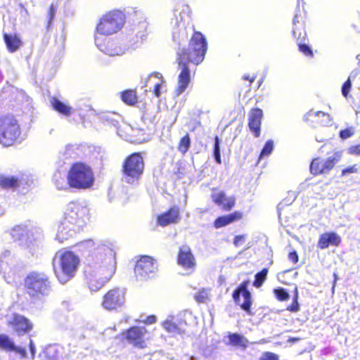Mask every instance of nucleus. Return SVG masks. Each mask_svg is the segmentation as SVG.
<instances>
[{"mask_svg": "<svg viewBox=\"0 0 360 360\" xmlns=\"http://www.w3.org/2000/svg\"><path fill=\"white\" fill-rule=\"evenodd\" d=\"M29 347H30V353L32 355V359H34L35 354H36V347H35V345L32 339H30Z\"/></svg>", "mask_w": 360, "mask_h": 360, "instance_id": "nucleus-57", "label": "nucleus"}, {"mask_svg": "<svg viewBox=\"0 0 360 360\" xmlns=\"http://www.w3.org/2000/svg\"><path fill=\"white\" fill-rule=\"evenodd\" d=\"M191 146V139L187 134L183 136L179 143L178 149L183 154L186 153Z\"/></svg>", "mask_w": 360, "mask_h": 360, "instance_id": "nucleus-36", "label": "nucleus"}, {"mask_svg": "<svg viewBox=\"0 0 360 360\" xmlns=\"http://www.w3.org/2000/svg\"><path fill=\"white\" fill-rule=\"evenodd\" d=\"M56 12V8L53 5H51L49 8V20L48 22L49 25L51 23V21L53 20Z\"/></svg>", "mask_w": 360, "mask_h": 360, "instance_id": "nucleus-55", "label": "nucleus"}, {"mask_svg": "<svg viewBox=\"0 0 360 360\" xmlns=\"http://www.w3.org/2000/svg\"><path fill=\"white\" fill-rule=\"evenodd\" d=\"M276 297L280 301H285L290 298V295L283 288H278L274 290Z\"/></svg>", "mask_w": 360, "mask_h": 360, "instance_id": "nucleus-40", "label": "nucleus"}, {"mask_svg": "<svg viewBox=\"0 0 360 360\" xmlns=\"http://www.w3.org/2000/svg\"><path fill=\"white\" fill-rule=\"evenodd\" d=\"M18 179L14 176H0V186L4 188H12L18 186Z\"/></svg>", "mask_w": 360, "mask_h": 360, "instance_id": "nucleus-32", "label": "nucleus"}, {"mask_svg": "<svg viewBox=\"0 0 360 360\" xmlns=\"http://www.w3.org/2000/svg\"><path fill=\"white\" fill-rule=\"evenodd\" d=\"M195 299L198 302H204L205 300V296L203 295V292L199 293L195 296Z\"/></svg>", "mask_w": 360, "mask_h": 360, "instance_id": "nucleus-59", "label": "nucleus"}, {"mask_svg": "<svg viewBox=\"0 0 360 360\" xmlns=\"http://www.w3.org/2000/svg\"><path fill=\"white\" fill-rule=\"evenodd\" d=\"M58 351L56 346H48L43 352V359L46 360H56Z\"/></svg>", "mask_w": 360, "mask_h": 360, "instance_id": "nucleus-34", "label": "nucleus"}, {"mask_svg": "<svg viewBox=\"0 0 360 360\" xmlns=\"http://www.w3.org/2000/svg\"><path fill=\"white\" fill-rule=\"evenodd\" d=\"M341 238L335 232L324 233L319 236L317 246L321 250L326 249L329 245L338 246Z\"/></svg>", "mask_w": 360, "mask_h": 360, "instance_id": "nucleus-22", "label": "nucleus"}, {"mask_svg": "<svg viewBox=\"0 0 360 360\" xmlns=\"http://www.w3.org/2000/svg\"><path fill=\"white\" fill-rule=\"evenodd\" d=\"M177 261L184 269H193L195 266V257L191 248L187 245H183L179 248Z\"/></svg>", "mask_w": 360, "mask_h": 360, "instance_id": "nucleus-19", "label": "nucleus"}, {"mask_svg": "<svg viewBox=\"0 0 360 360\" xmlns=\"http://www.w3.org/2000/svg\"><path fill=\"white\" fill-rule=\"evenodd\" d=\"M342 156V151H334L325 160V168L330 171L340 162Z\"/></svg>", "mask_w": 360, "mask_h": 360, "instance_id": "nucleus-30", "label": "nucleus"}, {"mask_svg": "<svg viewBox=\"0 0 360 360\" xmlns=\"http://www.w3.org/2000/svg\"><path fill=\"white\" fill-rule=\"evenodd\" d=\"M65 216L82 228L89 219V208L87 202L85 200L70 202L67 206Z\"/></svg>", "mask_w": 360, "mask_h": 360, "instance_id": "nucleus-9", "label": "nucleus"}, {"mask_svg": "<svg viewBox=\"0 0 360 360\" xmlns=\"http://www.w3.org/2000/svg\"><path fill=\"white\" fill-rule=\"evenodd\" d=\"M21 267L18 258L11 251L5 250L0 255V273L7 283L11 279Z\"/></svg>", "mask_w": 360, "mask_h": 360, "instance_id": "nucleus-10", "label": "nucleus"}, {"mask_svg": "<svg viewBox=\"0 0 360 360\" xmlns=\"http://www.w3.org/2000/svg\"><path fill=\"white\" fill-rule=\"evenodd\" d=\"M310 172L314 175L327 174L330 171L325 168V160L319 158L314 159L310 165Z\"/></svg>", "mask_w": 360, "mask_h": 360, "instance_id": "nucleus-27", "label": "nucleus"}, {"mask_svg": "<svg viewBox=\"0 0 360 360\" xmlns=\"http://www.w3.org/2000/svg\"><path fill=\"white\" fill-rule=\"evenodd\" d=\"M19 124L13 115H6L0 117V143L10 146L19 137Z\"/></svg>", "mask_w": 360, "mask_h": 360, "instance_id": "nucleus-7", "label": "nucleus"}, {"mask_svg": "<svg viewBox=\"0 0 360 360\" xmlns=\"http://www.w3.org/2000/svg\"><path fill=\"white\" fill-rule=\"evenodd\" d=\"M100 37L96 36L95 44L98 49L106 55L110 56H122L124 53L125 49L114 42L108 41L107 44H99Z\"/></svg>", "mask_w": 360, "mask_h": 360, "instance_id": "nucleus-20", "label": "nucleus"}, {"mask_svg": "<svg viewBox=\"0 0 360 360\" xmlns=\"http://www.w3.org/2000/svg\"><path fill=\"white\" fill-rule=\"evenodd\" d=\"M79 264V257L71 251L59 250L52 259L55 275L61 284L75 277Z\"/></svg>", "mask_w": 360, "mask_h": 360, "instance_id": "nucleus-3", "label": "nucleus"}, {"mask_svg": "<svg viewBox=\"0 0 360 360\" xmlns=\"http://www.w3.org/2000/svg\"><path fill=\"white\" fill-rule=\"evenodd\" d=\"M4 40L10 53L17 51L22 45V40L16 34L4 33Z\"/></svg>", "mask_w": 360, "mask_h": 360, "instance_id": "nucleus-25", "label": "nucleus"}, {"mask_svg": "<svg viewBox=\"0 0 360 360\" xmlns=\"http://www.w3.org/2000/svg\"><path fill=\"white\" fill-rule=\"evenodd\" d=\"M259 360H279L278 355L271 352H264L262 354Z\"/></svg>", "mask_w": 360, "mask_h": 360, "instance_id": "nucleus-48", "label": "nucleus"}, {"mask_svg": "<svg viewBox=\"0 0 360 360\" xmlns=\"http://www.w3.org/2000/svg\"><path fill=\"white\" fill-rule=\"evenodd\" d=\"M153 79H158V82L154 83L153 94L156 97H160L161 95L162 86V84L165 83V80L160 73L153 72L148 76V79L146 81V83L152 82Z\"/></svg>", "mask_w": 360, "mask_h": 360, "instance_id": "nucleus-28", "label": "nucleus"}, {"mask_svg": "<svg viewBox=\"0 0 360 360\" xmlns=\"http://www.w3.org/2000/svg\"><path fill=\"white\" fill-rule=\"evenodd\" d=\"M351 88H352V81H351V76H349L348 77V79L344 82V84L342 86V89H341L342 94L345 98H347Z\"/></svg>", "mask_w": 360, "mask_h": 360, "instance_id": "nucleus-43", "label": "nucleus"}, {"mask_svg": "<svg viewBox=\"0 0 360 360\" xmlns=\"http://www.w3.org/2000/svg\"><path fill=\"white\" fill-rule=\"evenodd\" d=\"M8 323L18 335H22L30 332L33 328L30 320L20 314H13Z\"/></svg>", "mask_w": 360, "mask_h": 360, "instance_id": "nucleus-17", "label": "nucleus"}, {"mask_svg": "<svg viewBox=\"0 0 360 360\" xmlns=\"http://www.w3.org/2000/svg\"><path fill=\"white\" fill-rule=\"evenodd\" d=\"M319 115H326V114L324 113L322 111H317V112H313L312 110L309 111L306 115L304 116V120L305 121H309L311 117H317L319 116Z\"/></svg>", "mask_w": 360, "mask_h": 360, "instance_id": "nucleus-50", "label": "nucleus"}, {"mask_svg": "<svg viewBox=\"0 0 360 360\" xmlns=\"http://www.w3.org/2000/svg\"><path fill=\"white\" fill-rule=\"evenodd\" d=\"M114 115L105 114L102 116L103 120L108 124L112 125L115 127H117L119 122L113 117Z\"/></svg>", "mask_w": 360, "mask_h": 360, "instance_id": "nucleus-47", "label": "nucleus"}, {"mask_svg": "<svg viewBox=\"0 0 360 360\" xmlns=\"http://www.w3.org/2000/svg\"><path fill=\"white\" fill-rule=\"evenodd\" d=\"M229 343L233 346L242 347L245 348L248 340L244 336L238 333H230L228 336Z\"/></svg>", "mask_w": 360, "mask_h": 360, "instance_id": "nucleus-31", "label": "nucleus"}, {"mask_svg": "<svg viewBox=\"0 0 360 360\" xmlns=\"http://www.w3.org/2000/svg\"><path fill=\"white\" fill-rule=\"evenodd\" d=\"M86 243L89 245V244L92 243V241L91 240H88V241L86 242Z\"/></svg>", "mask_w": 360, "mask_h": 360, "instance_id": "nucleus-64", "label": "nucleus"}, {"mask_svg": "<svg viewBox=\"0 0 360 360\" xmlns=\"http://www.w3.org/2000/svg\"><path fill=\"white\" fill-rule=\"evenodd\" d=\"M77 224L68 219L65 215L59 221L57 227L56 240L59 243H63L74 236L81 230Z\"/></svg>", "mask_w": 360, "mask_h": 360, "instance_id": "nucleus-14", "label": "nucleus"}, {"mask_svg": "<svg viewBox=\"0 0 360 360\" xmlns=\"http://www.w3.org/2000/svg\"><path fill=\"white\" fill-rule=\"evenodd\" d=\"M235 205V198L226 197L224 203H221L222 207L226 210H230Z\"/></svg>", "mask_w": 360, "mask_h": 360, "instance_id": "nucleus-46", "label": "nucleus"}, {"mask_svg": "<svg viewBox=\"0 0 360 360\" xmlns=\"http://www.w3.org/2000/svg\"><path fill=\"white\" fill-rule=\"evenodd\" d=\"M143 170V157L140 153H132L123 162L122 180L129 184H136L140 180Z\"/></svg>", "mask_w": 360, "mask_h": 360, "instance_id": "nucleus-6", "label": "nucleus"}, {"mask_svg": "<svg viewBox=\"0 0 360 360\" xmlns=\"http://www.w3.org/2000/svg\"><path fill=\"white\" fill-rule=\"evenodd\" d=\"M226 197V196L225 195V193L223 191L219 192L217 193H213L212 195V198L213 201L219 205H221V203H224Z\"/></svg>", "mask_w": 360, "mask_h": 360, "instance_id": "nucleus-45", "label": "nucleus"}, {"mask_svg": "<svg viewBox=\"0 0 360 360\" xmlns=\"http://www.w3.org/2000/svg\"><path fill=\"white\" fill-rule=\"evenodd\" d=\"M357 172H358V168L354 165L342 169V176H345V175H347L348 174L356 173Z\"/></svg>", "mask_w": 360, "mask_h": 360, "instance_id": "nucleus-52", "label": "nucleus"}, {"mask_svg": "<svg viewBox=\"0 0 360 360\" xmlns=\"http://www.w3.org/2000/svg\"><path fill=\"white\" fill-rule=\"evenodd\" d=\"M27 293L32 297L40 299L47 296L51 289L48 275L43 272H31L25 278Z\"/></svg>", "mask_w": 360, "mask_h": 360, "instance_id": "nucleus-5", "label": "nucleus"}, {"mask_svg": "<svg viewBox=\"0 0 360 360\" xmlns=\"http://www.w3.org/2000/svg\"><path fill=\"white\" fill-rule=\"evenodd\" d=\"M298 340H299V338H289L288 342H297Z\"/></svg>", "mask_w": 360, "mask_h": 360, "instance_id": "nucleus-62", "label": "nucleus"}, {"mask_svg": "<svg viewBox=\"0 0 360 360\" xmlns=\"http://www.w3.org/2000/svg\"><path fill=\"white\" fill-rule=\"evenodd\" d=\"M146 333L145 327L133 326L126 332V339L129 344L139 348L145 347L143 337Z\"/></svg>", "mask_w": 360, "mask_h": 360, "instance_id": "nucleus-18", "label": "nucleus"}, {"mask_svg": "<svg viewBox=\"0 0 360 360\" xmlns=\"http://www.w3.org/2000/svg\"><path fill=\"white\" fill-rule=\"evenodd\" d=\"M124 15L113 11L104 15L97 25L96 32L101 35H110L118 32L124 25Z\"/></svg>", "mask_w": 360, "mask_h": 360, "instance_id": "nucleus-8", "label": "nucleus"}, {"mask_svg": "<svg viewBox=\"0 0 360 360\" xmlns=\"http://www.w3.org/2000/svg\"><path fill=\"white\" fill-rule=\"evenodd\" d=\"M157 321V318L154 315H151L147 317L146 320L145 321V323L146 324H152L155 323Z\"/></svg>", "mask_w": 360, "mask_h": 360, "instance_id": "nucleus-58", "label": "nucleus"}, {"mask_svg": "<svg viewBox=\"0 0 360 360\" xmlns=\"http://www.w3.org/2000/svg\"><path fill=\"white\" fill-rule=\"evenodd\" d=\"M298 291L297 288L295 289V295L292 299V303L288 307L287 309L291 312H297L300 310V304L298 303Z\"/></svg>", "mask_w": 360, "mask_h": 360, "instance_id": "nucleus-41", "label": "nucleus"}, {"mask_svg": "<svg viewBox=\"0 0 360 360\" xmlns=\"http://www.w3.org/2000/svg\"><path fill=\"white\" fill-rule=\"evenodd\" d=\"M304 41H297L300 51L303 53L307 56H312L313 52H312L311 49L307 44H304L303 43Z\"/></svg>", "mask_w": 360, "mask_h": 360, "instance_id": "nucleus-42", "label": "nucleus"}, {"mask_svg": "<svg viewBox=\"0 0 360 360\" xmlns=\"http://www.w3.org/2000/svg\"><path fill=\"white\" fill-rule=\"evenodd\" d=\"M249 282L248 281L241 283L233 291L232 297L234 302L239 305L243 310L248 314H251V293L248 289Z\"/></svg>", "mask_w": 360, "mask_h": 360, "instance_id": "nucleus-15", "label": "nucleus"}, {"mask_svg": "<svg viewBox=\"0 0 360 360\" xmlns=\"http://www.w3.org/2000/svg\"><path fill=\"white\" fill-rule=\"evenodd\" d=\"M245 236L243 235L236 236L233 240V244L236 247L240 246L244 241Z\"/></svg>", "mask_w": 360, "mask_h": 360, "instance_id": "nucleus-54", "label": "nucleus"}, {"mask_svg": "<svg viewBox=\"0 0 360 360\" xmlns=\"http://www.w3.org/2000/svg\"><path fill=\"white\" fill-rule=\"evenodd\" d=\"M242 217V214L239 212H235L231 214L219 217L214 221V225L217 229L225 226Z\"/></svg>", "mask_w": 360, "mask_h": 360, "instance_id": "nucleus-26", "label": "nucleus"}, {"mask_svg": "<svg viewBox=\"0 0 360 360\" xmlns=\"http://www.w3.org/2000/svg\"><path fill=\"white\" fill-rule=\"evenodd\" d=\"M191 314L188 311H181L176 316H169L167 319L162 323L164 329L173 335H179L183 336L186 334L185 326H186L187 316H190Z\"/></svg>", "mask_w": 360, "mask_h": 360, "instance_id": "nucleus-12", "label": "nucleus"}, {"mask_svg": "<svg viewBox=\"0 0 360 360\" xmlns=\"http://www.w3.org/2000/svg\"><path fill=\"white\" fill-rule=\"evenodd\" d=\"M292 36L298 41H304L307 37L304 29L303 19L300 13H296L292 19Z\"/></svg>", "mask_w": 360, "mask_h": 360, "instance_id": "nucleus-24", "label": "nucleus"}, {"mask_svg": "<svg viewBox=\"0 0 360 360\" xmlns=\"http://www.w3.org/2000/svg\"><path fill=\"white\" fill-rule=\"evenodd\" d=\"M268 269L264 268L262 271L257 272L255 276V281L253 285L255 288H259L262 285L265 280L266 279Z\"/></svg>", "mask_w": 360, "mask_h": 360, "instance_id": "nucleus-35", "label": "nucleus"}, {"mask_svg": "<svg viewBox=\"0 0 360 360\" xmlns=\"http://www.w3.org/2000/svg\"><path fill=\"white\" fill-rule=\"evenodd\" d=\"M213 157L217 164H221V151H220V139L216 136L213 147Z\"/></svg>", "mask_w": 360, "mask_h": 360, "instance_id": "nucleus-37", "label": "nucleus"}, {"mask_svg": "<svg viewBox=\"0 0 360 360\" xmlns=\"http://www.w3.org/2000/svg\"><path fill=\"white\" fill-rule=\"evenodd\" d=\"M67 188L86 190L94 183V175L91 168L82 162L73 164L67 176Z\"/></svg>", "mask_w": 360, "mask_h": 360, "instance_id": "nucleus-4", "label": "nucleus"}, {"mask_svg": "<svg viewBox=\"0 0 360 360\" xmlns=\"http://www.w3.org/2000/svg\"><path fill=\"white\" fill-rule=\"evenodd\" d=\"M274 148V144L273 140H268L265 143L263 148L262 149V151L259 155V158L261 159L264 157L269 156L272 153Z\"/></svg>", "mask_w": 360, "mask_h": 360, "instance_id": "nucleus-38", "label": "nucleus"}, {"mask_svg": "<svg viewBox=\"0 0 360 360\" xmlns=\"http://www.w3.org/2000/svg\"><path fill=\"white\" fill-rule=\"evenodd\" d=\"M14 342L6 335H0V347L12 351Z\"/></svg>", "mask_w": 360, "mask_h": 360, "instance_id": "nucleus-39", "label": "nucleus"}, {"mask_svg": "<svg viewBox=\"0 0 360 360\" xmlns=\"http://www.w3.org/2000/svg\"><path fill=\"white\" fill-rule=\"evenodd\" d=\"M116 269L115 250L108 245H101L86 258L84 274L91 292L101 290L112 277Z\"/></svg>", "mask_w": 360, "mask_h": 360, "instance_id": "nucleus-2", "label": "nucleus"}, {"mask_svg": "<svg viewBox=\"0 0 360 360\" xmlns=\"http://www.w3.org/2000/svg\"><path fill=\"white\" fill-rule=\"evenodd\" d=\"M288 259L293 262V264H296L298 262V255L296 251H292L288 254Z\"/></svg>", "mask_w": 360, "mask_h": 360, "instance_id": "nucleus-56", "label": "nucleus"}, {"mask_svg": "<svg viewBox=\"0 0 360 360\" xmlns=\"http://www.w3.org/2000/svg\"><path fill=\"white\" fill-rule=\"evenodd\" d=\"M125 302L124 292L119 288L109 290L103 297L102 307L107 310L116 309Z\"/></svg>", "mask_w": 360, "mask_h": 360, "instance_id": "nucleus-16", "label": "nucleus"}, {"mask_svg": "<svg viewBox=\"0 0 360 360\" xmlns=\"http://www.w3.org/2000/svg\"><path fill=\"white\" fill-rule=\"evenodd\" d=\"M12 351L20 354L22 359H25L27 356V352L24 347H18L15 345L14 347H13Z\"/></svg>", "mask_w": 360, "mask_h": 360, "instance_id": "nucleus-53", "label": "nucleus"}, {"mask_svg": "<svg viewBox=\"0 0 360 360\" xmlns=\"http://www.w3.org/2000/svg\"><path fill=\"white\" fill-rule=\"evenodd\" d=\"M179 218V208L177 206H174L167 212H165L158 216V222L160 226H165L170 224L176 223Z\"/></svg>", "mask_w": 360, "mask_h": 360, "instance_id": "nucleus-23", "label": "nucleus"}, {"mask_svg": "<svg viewBox=\"0 0 360 360\" xmlns=\"http://www.w3.org/2000/svg\"><path fill=\"white\" fill-rule=\"evenodd\" d=\"M354 134V130L352 128H347L340 131L339 136L342 139H346L351 137Z\"/></svg>", "mask_w": 360, "mask_h": 360, "instance_id": "nucleus-49", "label": "nucleus"}, {"mask_svg": "<svg viewBox=\"0 0 360 360\" xmlns=\"http://www.w3.org/2000/svg\"><path fill=\"white\" fill-rule=\"evenodd\" d=\"M348 153L353 155H360V143L352 146L347 149Z\"/></svg>", "mask_w": 360, "mask_h": 360, "instance_id": "nucleus-51", "label": "nucleus"}, {"mask_svg": "<svg viewBox=\"0 0 360 360\" xmlns=\"http://www.w3.org/2000/svg\"><path fill=\"white\" fill-rule=\"evenodd\" d=\"M51 104L55 110L65 116H70L72 113V108L70 106L56 98L52 99Z\"/></svg>", "mask_w": 360, "mask_h": 360, "instance_id": "nucleus-29", "label": "nucleus"}, {"mask_svg": "<svg viewBox=\"0 0 360 360\" xmlns=\"http://www.w3.org/2000/svg\"><path fill=\"white\" fill-rule=\"evenodd\" d=\"M122 101L128 105H133L137 102L136 92L133 90H126L121 94Z\"/></svg>", "mask_w": 360, "mask_h": 360, "instance_id": "nucleus-33", "label": "nucleus"}, {"mask_svg": "<svg viewBox=\"0 0 360 360\" xmlns=\"http://www.w3.org/2000/svg\"><path fill=\"white\" fill-rule=\"evenodd\" d=\"M147 22H141L139 24V27L140 28V30L136 33V37H139L141 40H143L147 35Z\"/></svg>", "mask_w": 360, "mask_h": 360, "instance_id": "nucleus-44", "label": "nucleus"}, {"mask_svg": "<svg viewBox=\"0 0 360 360\" xmlns=\"http://www.w3.org/2000/svg\"><path fill=\"white\" fill-rule=\"evenodd\" d=\"M243 79L245 80H249L250 84H252L255 81V77L250 78L248 75H244V76L243 77Z\"/></svg>", "mask_w": 360, "mask_h": 360, "instance_id": "nucleus-60", "label": "nucleus"}, {"mask_svg": "<svg viewBox=\"0 0 360 360\" xmlns=\"http://www.w3.org/2000/svg\"><path fill=\"white\" fill-rule=\"evenodd\" d=\"M38 233V230L32 226L16 225L11 229L10 235L19 245L30 248L34 238V233Z\"/></svg>", "mask_w": 360, "mask_h": 360, "instance_id": "nucleus-11", "label": "nucleus"}, {"mask_svg": "<svg viewBox=\"0 0 360 360\" xmlns=\"http://www.w3.org/2000/svg\"><path fill=\"white\" fill-rule=\"evenodd\" d=\"M174 25L172 30L174 42L176 43L179 48L176 50L179 68L181 70L178 76V84L176 89V95L178 96L184 93L191 82V71L187 65V62L198 65L205 58L207 49L205 37L200 32L193 33L191 39L188 49L181 48L182 43L188 39V30L193 27L191 24V9L184 5L181 9L174 11Z\"/></svg>", "mask_w": 360, "mask_h": 360, "instance_id": "nucleus-1", "label": "nucleus"}, {"mask_svg": "<svg viewBox=\"0 0 360 360\" xmlns=\"http://www.w3.org/2000/svg\"><path fill=\"white\" fill-rule=\"evenodd\" d=\"M98 36L100 37V40H99V44H105V43H103L104 40H105V38H103V35H101L100 34H98V32L96 33V34L95 35L96 36Z\"/></svg>", "mask_w": 360, "mask_h": 360, "instance_id": "nucleus-61", "label": "nucleus"}, {"mask_svg": "<svg viewBox=\"0 0 360 360\" xmlns=\"http://www.w3.org/2000/svg\"><path fill=\"white\" fill-rule=\"evenodd\" d=\"M158 269L155 259L149 256H142L134 267V274L137 279L145 280L153 276Z\"/></svg>", "mask_w": 360, "mask_h": 360, "instance_id": "nucleus-13", "label": "nucleus"}, {"mask_svg": "<svg viewBox=\"0 0 360 360\" xmlns=\"http://www.w3.org/2000/svg\"><path fill=\"white\" fill-rule=\"evenodd\" d=\"M58 189H63L64 188L63 186H60L58 183L56 184Z\"/></svg>", "mask_w": 360, "mask_h": 360, "instance_id": "nucleus-63", "label": "nucleus"}, {"mask_svg": "<svg viewBox=\"0 0 360 360\" xmlns=\"http://www.w3.org/2000/svg\"><path fill=\"white\" fill-rule=\"evenodd\" d=\"M263 117V112L259 108H255L251 110L249 115L248 127L250 130L254 133L255 137L260 135L261 121Z\"/></svg>", "mask_w": 360, "mask_h": 360, "instance_id": "nucleus-21", "label": "nucleus"}]
</instances>
